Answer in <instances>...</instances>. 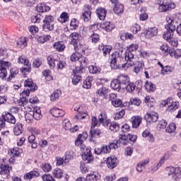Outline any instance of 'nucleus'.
<instances>
[{"label":"nucleus","mask_w":181,"mask_h":181,"mask_svg":"<svg viewBox=\"0 0 181 181\" xmlns=\"http://www.w3.org/2000/svg\"><path fill=\"white\" fill-rule=\"evenodd\" d=\"M180 106V103L179 101L173 100L172 97L161 100L159 105L160 108H164V107H165V111H167V112H175Z\"/></svg>","instance_id":"1"},{"label":"nucleus","mask_w":181,"mask_h":181,"mask_svg":"<svg viewBox=\"0 0 181 181\" xmlns=\"http://www.w3.org/2000/svg\"><path fill=\"white\" fill-rule=\"evenodd\" d=\"M110 66L112 69H122V70H127L129 67L135 66V61H127L123 64L122 67L117 64V54L113 53L110 57Z\"/></svg>","instance_id":"2"},{"label":"nucleus","mask_w":181,"mask_h":181,"mask_svg":"<svg viewBox=\"0 0 181 181\" xmlns=\"http://www.w3.org/2000/svg\"><path fill=\"white\" fill-rule=\"evenodd\" d=\"M42 29L45 32H50L54 29V18L52 16H45L43 20Z\"/></svg>","instance_id":"3"},{"label":"nucleus","mask_w":181,"mask_h":181,"mask_svg":"<svg viewBox=\"0 0 181 181\" xmlns=\"http://www.w3.org/2000/svg\"><path fill=\"white\" fill-rule=\"evenodd\" d=\"M166 172H168V176H171L173 180H180L181 179V168L175 167H167L165 168Z\"/></svg>","instance_id":"4"},{"label":"nucleus","mask_w":181,"mask_h":181,"mask_svg":"<svg viewBox=\"0 0 181 181\" xmlns=\"http://www.w3.org/2000/svg\"><path fill=\"white\" fill-rule=\"evenodd\" d=\"M71 62H79L81 66H86L88 63V58L83 57V54L80 52H75L71 55Z\"/></svg>","instance_id":"5"},{"label":"nucleus","mask_w":181,"mask_h":181,"mask_svg":"<svg viewBox=\"0 0 181 181\" xmlns=\"http://www.w3.org/2000/svg\"><path fill=\"white\" fill-rule=\"evenodd\" d=\"M176 4L173 2H165V0H160L159 4V11L160 12H168L175 9Z\"/></svg>","instance_id":"6"},{"label":"nucleus","mask_w":181,"mask_h":181,"mask_svg":"<svg viewBox=\"0 0 181 181\" xmlns=\"http://www.w3.org/2000/svg\"><path fill=\"white\" fill-rule=\"evenodd\" d=\"M166 21L168 22V28L170 32H175L177 29V25L175 24V17L172 15H168L166 17Z\"/></svg>","instance_id":"7"},{"label":"nucleus","mask_w":181,"mask_h":181,"mask_svg":"<svg viewBox=\"0 0 181 181\" xmlns=\"http://www.w3.org/2000/svg\"><path fill=\"white\" fill-rule=\"evenodd\" d=\"M86 151L82 155V158L85 162H87V163H90V162H93L94 157L93 156V154H91V148L90 147H85Z\"/></svg>","instance_id":"8"},{"label":"nucleus","mask_w":181,"mask_h":181,"mask_svg":"<svg viewBox=\"0 0 181 181\" xmlns=\"http://www.w3.org/2000/svg\"><path fill=\"white\" fill-rule=\"evenodd\" d=\"M110 100L112 103V105H113L115 108H118L123 106L122 100L119 98H117L115 93H111L110 95Z\"/></svg>","instance_id":"9"},{"label":"nucleus","mask_w":181,"mask_h":181,"mask_svg":"<svg viewBox=\"0 0 181 181\" xmlns=\"http://www.w3.org/2000/svg\"><path fill=\"white\" fill-rule=\"evenodd\" d=\"M100 28L105 32H112L115 29V24L110 21H105L100 23Z\"/></svg>","instance_id":"10"},{"label":"nucleus","mask_w":181,"mask_h":181,"mask_svg":"<svg viewBox=\"0 0 181 181\" xmlns=\"http://www.w3.org/2000/svg\"><path fill=\"white\" fill-rule=\"evenodd\" d=\"M2 118H4L6 122H8L9 124H16V118L9 112H4L2 114Z\"/></svg>","instance_id":"11"},{"label":"nucleus","mask_w":181,"mask_h":181,"mask_svg":"<svg viewBox=\"0 0 181 181\" xmlns=\"http://www.w3.org/2000/svg\"><path fill=\"white\" fill-rule=\"evenodd\" d=\"M106 163L109 169H114L115 168H117V165H118V159L117 157L111 156L107 158Z\"/></svg>","instance_id":"12"},{"label":"nucleus","mask_w":181,"mask_h":181,"mask_svg":"<svg viewBox=\"0 0 181 181\" xmlns=\"http://www.w3.org/2000/svg\"><path fill=\"white\" fill-rule=\"evenodd\" d=\"M159 30L156 28V27L148 28V30H145L144 35L146 39H152L154 36L158 35Z\"/></svg>","instance_id":"13"},{"label":"nucleus","mask_w":181,"mask_h":181,"mask_svg":"<svg viewBox=\"0 0 181 181\" xmlns=\"http://www.w3.org/2000/svg\"><path fill=\"white\" fill-rule=\"evenodd\" d=\"M130 122L132 123V128H138L142 122V117L141 116H133L130 118Z\"/></svg>","instance_id":"14"},{"label":"nucleus","mask_w":181,"mask_h":181,"mask_svg":"<svg viewBox=\"0 0 181 181\" xmlns=\"http://www.w3.org/2000/svg\"><path fill=\"white\" fill-rule=\"evenodd\" d=\"M158 118H159V115L155 112L147 113L145 115V119H146L147 122H156Z\"/></svg>","instance_id":"15"},{"label":"nucleus","mask_w":181,"mask_h":181,"mask_svg":"<svg viewBox=\"0 0 181 181\" xmlns=\"http://www.w3.org/2000/svg\"><path fill=\"white\" fill-rule=\"evenodd\" d=\"M40 176V173L37 170H32L30 173H27L24 175L23 179L25 180H32L34 177H39Z\"/></svg>","instance_id":"16"},{"label":"nucleus","mask_w":181,"mask_h":181,"mask_svg":"<svg viewBox=\"0 0 181 181\" xmlns=\"http://www.w3.org/2000/svg\"><path fill=\"white\" fill-rule=\"evenodd\" d=\"M11 169L12 167H9V165H8L1 164L0 167V175H2L3 176H6V177H8L10 175Z\"/></svg>","instance_id":"17"},{"label":"nucleus","mask_w":181,"mask_h":181,"mask_svg":"<svg viewBox=\"0 0 181 181\" xmlns=\"http://www.w3.org/2000/svg\"><path fill=\"white\" fill-rule=\"evenodd\" d=\"M81 38V35L78 34V33H72L69 35V40H71V45H73V46H76L78 42H80V39Z\"/></svg>","instance_id":"18"},{"label":"nucleus","mask_w":181,"mask_h":181,"mask_svg":"<svg viewBox=\"0 0 181 181\" xmlns=\"http://www.w3.org/2000/svg\"><path fill=\"white\" fill-rule=\"evenodd\" d=\"M100 124H103V127H108L110 125V120L107 119V113L101 112L98 116Z\"/></svg>","instance_id":"19"},{"label":"nucleus","mask_w":181,"mask_h":181,"mask_svg":"<svg viewBox=\"0 0 181 181\" xmlns=\"http://www.w3.org/2000/svg\"><path fill=\"white\" fill-rule=\"evenodd\" d=\"M100 52H103V56H107V54H110L111 53V50H112V46L111 45H99Z\"/></svg>","instance_id":"20"},{"label":"nucleus","mask_w":181,"mask_h":181,"mask_svg":"<svg viewBox=\"0 0 181 181\" xmlns=\"http://www.w3.org/2000/svg\"><path fill=\"white\" fill-rule=\"evenodd\" d=\"M117 80L119 81L122 86V90H125V85L129 83V78L125 75H120Z\"/></svg>","instance_id":"21"},{"label":"nucleus","mask_w":181,"mask_h":181,"mask_svg":"<svg viewBox=\"0 0 181 181\" xmlns=\"http://www.w3.org/2000/svg\"><path fill=\"white\" fill-rule=\"evenodd\" d=\"M96 14L98 15L100 21H104L107 16V10L103 7H99L96 9Z\"/></svg>","instance_id":"22"},{"label":"nucleus","mask_w":181,"mask_h":181,"mask_svg":"<svg viewBox=\"0 0 181 181\" xmlns=\"http://www.w3.org/2000/svg\"><path fill=\"white\" fill-rule=\"evenodd\" d=\"M86 177L89 181H97L101 179V175L97 172H92L88 174Z\"/></svg>","instance_id":"23"},{"label":"nucleus","mask_w":181,"mask_h":181,"mask_svg":"<svg viewBox=\"0 0 181 181\" xmlns=\"http://www.w3.org/2000/svg\"><path fill=\"white\" fill-rule=\"evenodd\" d=\"M36 11L40 13H43L45 12H49L50 7L45 4H38L36 6Z\"/></svg>","instance_id":"24"},{"label":"nucleus","mask_w":181,"mask_h":181,"mask_svg":"<svg viewBox=\"0 0 181 181\" xmlns=\"http://www.w3.org/2000/svg\"><path fill=\"white\" fill-rule=\"evenodd\" d=\"M50 112L53 117H57V118H59V117H63L65 114L63 110L57 107H53Z\"/></svg>","instance_id":"25"},{"label":"nucleus","mask_w":181,"mask_h":181,"mask_svg":"<svg viewBox=\"0 0 181 181\" xmlns=\"http://www.w3.org/2000/svg\"><path fill=\"white\" fill-rule=\"evenodd\" d=\"M81 80V76L78 75V72L77 70L74 69L73 70V75H72V83L74 86H77L78 83H80V81Z\"/></svg>","instance_id":"26"},{"label":"nucleus","mask_w":181,"mask_h":181,"mask_svg":"<svg viewBox=\"0 0 181 181\" xmlns=\"http://www.w3.org/2000/svg\"><path fill=\"white\" fill-rule=\"evenodd\" d=\"M24 86L25 87H29L30 91H35V90H37V88L36 84L33 83L32 78H28L25 80L24 82Z\"/></svg>","instance_id":"27"},{"label":"nucleus","mask_w":181,"mask_h":181,"mask_svg":"<svg viewBox=\"0 0 181 181\" xmlns=\"http://www.w3.org/2000/svg\"><path fill=\"white\" fill-rule=\"evenodd\" d=\"M23 151L22 148H19L18 147H16L14 148L8 150V155H11L13 158H18L22 153Z\"/></svg>","instance_id":"28"},{"label":"nucleus","mask_w":181,"mask_h":181,"mask_svg":"<svg viewBox=\"0 0 181 181\" xmlns=\"http://www.w3.org/2000/svg\"><path fill=\"white\" fill-rule=\"evenodd\" d=\"M70 19V16L69 15V13L64 11L61 13L60 16L58 18V21L60 22V23H66L69 22Z\"/></svg>","instance_id":"29"},{"label":"nucleus","mask_w":181,"mask_h":181,"mask_svg":"<svg viewBox=\"0 0 181 181\" xmlns=\"http://www.w3.org/2000/svg\"><path fill=\"white\" fill-rule=\"evenodd\" d=\"M159 66L161 68L160 73L163 74V76H165V74H170V73L173 71V68L170 67V66H163V64L160 63H159Z\"/></svg>","instance_id":"30"},{"label":"nucleus","mask_w":181,"mask_h":181,"mask_svg":"<svg viewBox=\"0 0 181 181\" xmlns=\"http://www.w3.org/2000/svg\"><path fill=\"white\" fill-rule=\"evenodd\" d=\"M145 89L146 91L148 93H153L155 90H156V86L153 84L151 81H146L145 84H144Z\"/></svg>","instance_id":"31"},{"label":"nucleus","mask_w":181,"mask_h":181,"mask_svg":"<svg viewBox=\"0 0 181 181\" xmlns=\"http://www.w3.org/2000/svg\"><path fill=\"white\" fill-rule=\"evenodd\" d=\"M148 163H149V159H146L139 162L136 167L137 172H143L144 169H145V166H146Z\"/></svg>","instance_id":"32"},{"label":"nucleus","mask_w":181,"mask_h":181,"mask_svg":"<svg viewBox=\"0 0 181 181\" xmlns=\"http://www.w3.org/2000/svg\"><path fill=\"white\" fill-rule=\"evenodd\" d=\"M74 156H76V155L74 151H67L64 154V163H68L69 160L74 159Z\"/></svg>","instance_id":"33"},{"label":"nucleus","mask_w":181,"mask_h":181,"mask_svg":"<svg viewBox=\"0 0 181 181\" xmlns=\"http://www.w3.org/2000/svg\"><path fill=\"white\" fill-rule=\"evenodd\" d=\"M110 87L112 88V90H116L117 91H119V90L122 88V86L118 79H114L112 81Z\"/></svg>","instance_id":"34"},{"label":"nucleus","mask_w":181,"mask_h":181,"mask_svg":"<svg viewBox=\"0 0 181 181\" xmlns=\"http://www.w3.org/2000/svg\"><path fill=\"white\" fill-rule=\"evenodd\" d=\"M63 175H64V173H63V170L59 168H54L52 170V175L54 176V177H55V179H62V177H63Z\"/></svg>","instance_id":"35"},{"label":"nucleus","mask_w":181,"mask_h":181,"mask_svg":"<svg viewBox=\"0 0 181 181\" xmlns=\"http://www.w3.org/2000/svg\"><path fill=\"white\" fill-rule=\"evenodd\" d=\"M113 11L116 15H121V13H124V5L121 4L120 3L115 4Z\"/></svg>","instance_id":"36"},{"label":"nucleus","mask_w":181,"mask_h":181,"mask_svg":"<svg viewBox=\"0 0 181 181\" xmlns=\"http://www.w3.org/2000/svg\"><path fill=\"white\" fill-rule=\"evenodd\" d=\"M96 93L100 97H102V98H107V96L108 95V89L105 87H102L96 91Z\"/></svg>","instance_id":"37"},{"label":"nucleus","mask_w":181,"mask_h":181,"mask_svg":"<svg viewBox=\"0 0 181 181\" xmlns=\"http://www.w3.org/2000/svg\"><path fill=\"white\" fill-rule=\"evenodd\" d=\"M33 117H34V119H37V121L42 119V110H40V107H36L33 109Z\"/></svg>","instance_id":"38"},{"label":"nucleus","mask_w":181,"mask_h":181,"mask_svg":"<svg viewBox=\"0 0 181 181\" xmlns=\"http://www.w3.org/2000/svg\"><path fill=\"white\" fill-rule=\"evenodd\" d=\"M93 80H94L93 76L86 77V80L83 81V88H86L87 90H88V88H91Z\"/></svg>","instance_id":"39"},{"label":"nucleus","mask_w":181,"mask_h":181,"mask_svg":"<svg viewBox=\"0 0 181 181\" xmlns=\"http://www.w3.org/2000/svg\"><path fill=\"white\" fill-rule=\"evenodd\" d=\"M144 66L145 64H144V62L142 61L136 62L134 66V73H136V74H138V73H140L141 70L144 69Z\"/></svg>","instance_id":"40"},{"label":"nucleus","mask_w":181,"mask_h":181,"mask_svg":"<svg viewBox=\"0 0 181 181\" xmlns=\"http://www.w3.org/2000/svg\"><path fill=\"white\" fill-rule=\"evenodd\" d=\"M14 135L16 136L21 135L23 132V127L21 123H17L13 128Z\"/></svg>","instance_id":"41"},{"label":"nucleus","mask_w":181,"mask_h":181,"mask_svg":"<svg viewBox=\"0 0 181 181\" xmlns=\"http://www.w3.org/2000/svg\"><path fill=\"white\" fill-rule=\"evenodd\" d=\"M160 49L163 56H169V54L170 55V53L172 52V50L169 49V45L167 44H163Z\"/></svg>","instance_id":"42"},{"label":"nucleus","mask_w":181,"mask_h":181,"mask_svg":"<svg viewBox=\"0 0 181 181\" xmlns=\"http://www.w3.org/2000/svg\"><path fill=\"white\" fill-rule=\"evenodd\" d=\"M28 38L25 37H21L17 40V45L21 49L23 47H26L28 45Z\"/></svg>","instance_id":"43"},{"label":"nucleus","mask_w":181,"mask_h":181,"mask_svg":"<svg viewBox=\"0 0 181 181\" xmlns=\"http://www.w3.org/2000/svg\"><path fill=\"white\" fill-rule=\"evenodd\" d=\"M124 60L126 62H135L134 52H132L131 51H128V49H127L124 54Z\"/></svg>","instance_id":"44"},{"label":"nucleus","mask_w":181,"mask_h":181,"mask_svg":"<svg viewBox=\"0 0 181 181\" xmlns=\"http://www.w3.org/2000/svg\"><path fill=\"white\" fill-rule=\"evenodd\" d=\"M40 169H42V170L45 172V173H49V172H52V168L50 163H44L40 165Z\"/></svg>","instance_id":"45"},{"label":"nucleus","mask_w":181,"mask_h":181,"mask_svg":"<svg viewBox=\"0 0 181 181\" xmlns=\"http://www.w3.org/2000/svg\"><path fill=\"white\" fill-rule=\"evenodd\" d=\"M60 95H62V90L59 89L55 90L50 95L51 101H56L57 100H59Z\"/></svg>","instance_id":"46"},{"label":"nucleus","mask_w":181,"mask_h":181,"mask_svg":"<svg viewBox=\"0 0 181 181\" xmlns=\"http://www.w3.org/2000/svg\"><path fill=\"white\" fill-rule=\"evenodd\" d=\"M52 37L49 35H41L37 37V40L39 43H45V42H47L50 40V38Z\"/></svg>","instance_id":"47"},{"label":"nucleus","mask_w":181,"mask_h":181,"mask_svg":"<svg viewBox=\"0 0 181 181\" xmlns=\"http://www.w3.org/2000/svg\"><path fill=\"white\" fill-rule=\"evenodd\" d=\"M55 56L56 55H50L47 57V62L50 69H54L56 66V63H57V60L54 58Z\"/></svg>","instance_id":"48"},{"label":"nucleus","mask_w":181,"mask_h":181,"mask_svg":"<svg viewBox=\"0 0 181 181\" xmlns=\"http://www.w3.org/2000/svg\"><path fill=\"white\" fill-rule=\"evenodd\" d=\"M74 49L75 52H78V50H80V52L84 53V52H86V45L83 43L78 42L76 44V45H74Z\"/></svg>","instance_id":"49"},{"label":"nucleus","mask_w":181,"mask_h":181,"mask_svg":"<svg viewBox=\"0 0 181 181\" xmlns=\"http://www.w3.org/2000/svg\"><path fill=\"white\" fill-rule=\"evenodd\" d=\"M53 46L54 49H55V50H57V52H63V50L66 49V46L62 42H54Z\"/></svg>","instance_id":"50"},{"label":"nucleus","mask_w":181,"mask_h":181,"mask_svg":"<svg viewBox=\"0 0 181 181\" xmlns=\"http://www.w3.org/2000/svg\"><path fill=\"white\" fill-rule=\"evenodd\" d=\"M109 124L110 131H112L113 132H118V131H119V128H121L119 124L116 122H110Z\"/></svg>","instance_id":"51"},{"label":"nucleus","mask_w":181,"mask_h":181,"mask_svg":"<svg viewBox=\"0 0 181 181\" xmlns=\"http://www.w3.org/2000/svg\"><path fill=\"white\" fill-rule=\"evenodd\" d=\"M18 63H20L21 64H24V66H31L29 59H26V57L23 55L18 57Z\"/></svg>","instance_id":"52"},{"label":"nucleus","mask_w":181,"mask_h":181,"mask_svg":"<svg viewBox=\"0 0 181 181\" xmlns=\"http://www.w3.org/2000/svg\"><path fill=\"white\" fill-rule=\"evenodd\" d=\"M88 70L91 74H98L99 73H101V68L96 66H90Z\"/></svg>","instance_id":"53"},{"label":"nucleus","mask_w":181,"mask_h":181,"mask_svg":"<svg viewBox=\"0 0 181 181\" xmlns=\"http://www.w3.org/2000/svg\"><path fill=\"white\" fill-rule=\"evenodd\" d=\"M136 86L133 82H129L125 85V89L127 93H132L135 90Z\"/></svg>","instance_id":"54"},{"label":"nucleus","mask_w":181,"mask_h":181,"mask_svg":"<svg viewBox=\"0 0 181 181\" xmlns=\"http://www.w3.org/2000/svg\"><path fill=\"white\" fill-rule=\"evenodd\" d=\"M91 18V12L90 11H86L81 16V19L84 21V22H88Z\"/></svg>","instance_id":"55"},{"label":"nucleus","mask_w":181,"mask_h":181,"mask_svg":"<svg viewBox=\"0 0 181 181\" xmlns=\"http://www.w3.org/2000/svg\"><path fill=\"white\" fill-rule=\"evenodd\" d=\"M163 39L167 40V42H168L173 37V34H172V33H170V30H167V31H165L163 34Z\"/></svg>","instance_id":"56"},{"label":"nucleus","mask_w":181,"mask_h":181,"mask_svg":"<svg viewBox=\"0 0 181 181\" xmlns=\"http://www.w3.org/2000/svg\"><path fill=\"white\" fill-rule=\"evenodd\" d=\"M62 125L66 131H70L71 129V123L69 119H64L62 122Z\"/></svg>","instance_id":"57"},{"label":"nucleus","mask_w":181,"mask_h":181,"mask_svg":"<svg viewBox=\"0 0 181 181\" xmlns=\"http://www.w3.org/2000/svg\"><path fill=\"white\" fill-rule=\"evenodd\" d=\"M170 56V57H175V59L181 57V49H176L175 51L171 50Z\"/></svg>","instance_id":"58"},{"label":"nucleus","mask_w":181,"mask_h":181,"mask_svg":"<svg viewBox=\"0 0 181 181\" xmlns=\"http://www.w3.org/2000/svg\"><path fill=\"white\" fill-rule=\"evenodd\" d=\"M124 115H125V110H122L115 113L114 118L116 120L121 119V118H122L124 117Z\"/></svg>","instance_id":"59"},{"label":"nucleus","mask_w":181,"mask_h":181,"mask_svg":"<svg viewBox=\"0 0 181 181\" xmlns=\"http://www.w3.org/2000/svg\"><path fill=\"white\" fill-rule=\"evenodd\" d=\"M175 131H176V124L175 123H170L166 128V132H168V134H172Z\"/></svg>","instance_id":"60"},{"label":"nucleus","mask_w":181,"mask_h":181,"mask_svg":"<svg viewBox=\"0 0 181 181\" xmlns=\"http://www.w3.org/2000/svg\"><path fill=\"white\" fill-rule=\"evenodd\" d=\"M118 142L122 145H127L128 144V136L126 135H119Z\"/></svg>","instance_id":"61"},{"label":"nucleus","mask_w":181,"mask_h":181,"mask_svg":"<svg viewBox=\"0 0 181 181\" xmlns=\"http://www.w3.org/2000/svg\"><path fill=\"white\" fill-rule=\"evenodd\" d=\"M139 47V45L138 44H131L129 46L127 47V50L134 53V52H136V50H138Z\"/></svg>","instance_id":"62"},{"label":"nucleus","mask_w":181,"mask_h":181,"mask_svg":"<svg viewBox=\"0 0 181 181\" xmlns=\"http://www.w3.org/2000/svg\"><path fill=\"white\" fill-rule=\"evenodd\" d=\"M130 30L131 32H132V33H134V35H136V33L141 31V25L138 24H134L132 26Z\"/></svg>","instance_id":"63"},{"label":"nucleus","mask_w":181,"mask_h":181,"mask_svg":"<svg viewBox=\"0 0 181 181\" xmlns=\"http://www.w3.org/2000/svg\"><path fill=\"white\" fill-rule=\"evenodd\" d=\"M42 179L43 181H56V180H54L53 176H52L50 174H45L42 175Z\"/></svg>","instance_id":"64"}]
</instances>
